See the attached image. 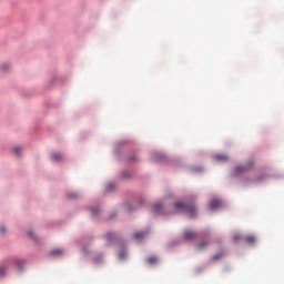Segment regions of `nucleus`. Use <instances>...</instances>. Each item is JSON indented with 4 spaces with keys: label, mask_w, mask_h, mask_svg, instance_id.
Instances as JSON below:
<instances>
[{
    "label": "nucleus",
    "mask_w": 284,
    "mask_h": 284,
    "mask_svg": "<svg viewBox=\"0 0 284 284\" xmlns=\"http://www.w3.org/2000/svg\"><path fill=\"white\" fill-rule=\"evenodd\" d=\"M175 210H182L183 212H186L191 216V219H194L196 216V206L194 204H183L181 202L175 203L174 205Z\"/></svg>",
    "instance_id": "f257e3e1"
},
{
    "label": "nucleus",
    "mask_w": 284,
    "mask_h": 284,
    "mask_svg": "<svg viewBox=\"0 0 284 284\" xmlns=\"http://www.w3.org/2000/svg\"><path fill=\"white\" fill-rule=\"evenodd\" d=\"M222 203H221V200L219 199H213L211 202H210V210L212 212H214V210H219V207H221Z\"/></svg>",
    "instance_id": "f03ea898"
},
{
    "label": "nucleus",
    "mask_w": 284,
    "mask_h": 284,
    "mask_svg": "<svg viewBox=\"0 0 284 284\" xmlns=\"http://www.w3.org/2000/svg\"><path fill=\"white\" fill-rule=\"evenodd\" d=\"M185 241H194L196 239V233L194 231L186 230L184 231Z\"/></svg>",
    "instance_id": "7ed1b4c3"
},
{
    "label": "nucleus",
    "mask_w": 284,
    "mask_h": 284,
    "mask_svg": "<svg viewBox=\"0 0 284 284\" xmlns=\"http://www.w3.org/2000/svg\"><path fill=\"white\" fill-rule=\"evenodd\" d=\"M252 163L246 164L244 166H236L235 168V174H241V172H247V170H250L252 168Z\"/></svg>",
    "instance_id": "20e7f679"
},
{
    "label": "nucleus",
    "mask_w": 284,
    "mask_h": 284,
    "mask_svg": "<svg viewBox=\"0 0 284 284\" xmlns=\"http://www.w3.org/2000/svg\"><path fill=\"white\" fill-rule=\"evenodd\" d=\"M215 161H217L219 163H227V161H230V158L227 155H223V154H216L214 156Z\"/></svg>",
    "instance_id": "39448f33"
},
{
    "label": "nucleus",
    "mask_w": 284,
    "mask_h": 284,
    "mask_svg": "<svg viewBox=\"0 0 284 284\" xmlns=\"http://www.w3.org/2000/svg\"><path fill=\"white\" fill-rule=\"evenodd\" d=\"M51 161L59 163V162L63 161V155L61 153H53V154H51Z\"/></svg>",
    "instance_id": "423d86ee"
},
{
    "label": "nucleus",
    "mask_w": 284,
    "mask_h": 284,
    "mask_svg": "<svg viewBox=\"0 0 284 284\" xmlns=\"http://www.w3.org/2000/svg\"><path fill=\"white\" fill-rule=\"evenodd\" d=\"M133 239H135V241H142V239H145V232L134 233Z\"/></svg>",
    "instance_id": "0eeeda50"
},
{
    "label": "nucleus",
    "mask_w": 284,
    "mask_h": 284,
    "mask_svg": "<svg viewBox=\"0 0 284 284\" xmlns=\"http://www.w3.org/2000/svg\"><path fill=\"white\" fill-rule=\"evenodd\" d=\"M61 254H63V250L61 248H55L51 251V256H61Z\"/></svg>",
    "instance_id": "6e6552de"
},
{
    "label": "nucleus",
    "mask_w": 284,
    "mask_h": 284,
    "mask_svg": "<svg viewBox=\"0 0 284 284\" xmlns=\"http://www.w3.org/2000/svg\"><path fill=\"white\" fill-rule=\"evenodd\" d=\"M146 261L149 265H154V263H159V258L156 256H150Z\"/></svg>",
    "instance_id": "1a4fd4ad"
},
{
    "label": "nucleus",
    "mask_w": 284,
    "mask_h": 284,
    "mask_svg": "<svg viewBox=\"0 0 284 284\" xmlns=\"http://www.w3.org/2000/svg\"><path fill=\"white\" fill-rule=\"evenodd\" d=\"M245 241L246 243H250L252 245L253 243H256V237L253 235H248L245 237Z\"/></svg>",
    "instance_id": "9d476101"
},
{
    "label": "nucleus",
    "mask_w": 284,
    "mask_h": 284,
    "mask_svg": "<svg viewBox=\"0 0 284 284\" xmlns=\"http://www.w3.org/2000/svg\"><path fill=\"white\" fill-rule=\"evenodd\" d=\"M161 210H163V205H161V204H155L153 207L154 214H159V212H161Z\"/></svg>",
    "instance_id": "9b49d317"
},
{
    "label": "nucleus",
    "mask_w": 284,
    "mask_h": 284,
    "mask_svg": "<svg viewBox=\"0 0 284 284\" xmlns=\"http://www.w3.org/2000/svg\"><path fill=\"white\" fill-rule=\"evenodd\" d=\"M16 263L19 270H23V266L26 265V261L18 260Z\"/></svg>",
    "instance_id": "f8f14e48"
},
{
    "label": "nucleus",
    "mask_w": 284,
    "mask_h": 284,
    "mask_svg": "<svg viewBox=\"0 0 284 284\" xmlns=\"http://www.w3.org/2000/svg\"><path fill=\"white\" fill-rule=\"evenodd\" d=\"M207 245H210L209 242H202V243L197 246V248H199V250H205V248L207 247Z\"/></svg>",
    "instance_id": "ddd939ff"
},
{
    "label": "nucleus",
    "mask_w": 284,
    "mask_h": 284,
    "mask_svg": "<svg viewBox=\"0 0 284 284\" xmlns=\"http://www.w3.org/2000/svg\"><path fill=\"white\" fill-rule=\"evenodd\" d=\"M13 153L16 154V156H19L21 154V146L13 148Z\"/></svg>",
    "instance_id": "4468645a"
},
{
    "label": "nucleus",
    "mask_w": 284,
    "mask_h": 284,
    "mask_svg": "<svg viewBox=\"0 0 284 284\" xmlns=\"http://www.w3.org/2000/svg\"><path fill=\"white\" fill-rule=\"evenodd\" d=\"M91 212H92V216H98L99 213L101 212V210H99V209H92Z\"/></svg>",
    "instance_id": "2eb2a0df"
},
{
    "label": "nucleus",
    "mask_w": 284,
    "mask_h": 284,
    "mask_svg": "<svg viewBox=\"0 0 284 284\" xmlns=\"http://www.w3.org/2000/svg\"><path fill=\"white\" fill-rule=\"evenodd\" d=\"M222 256H223V253L215 254V255L212 257V261H219V258H221Z\"/></svg>",
    "instance_id": "dca6fc26"
},
{
    "label": "nucleus",
    "mask_w": 284,
    "mask_h": 284,
    "mask_svg": "<svg viewBox=\"0 0 284 284\" xmlns=\"http://www.w3.org/2000/svg\"><path fill=\"white\" fill-rule=\"evenodd\" d=\"M112 239H114V233H108L106 234V240L112 241Z\"/></svg>",
    "instance_id": "f3484780"
},
{
    "label": "nucleus",
    "mask_w": 284,
    "mask_h": 284,
    "mask_svg": "<svg viewBox=\"0 0 284 284\" xmlns=\"http://www.w3.org/2000/svg\"><path fill=\"white\" fill-rule=\"evenodd\" d=\"M8 68H10L9 63H4L1 65V70H8Z\"/></svg>",
    "instance_id": "a211bd4d"
},
{
    "label": "nucleus",
    "mask_w": 284,
    "mask_h": 284,
    "mask_svg": "<svg viewBox=\"0 0 284 284\" xmlns=\"http://www.w3.org/2000/svg\"><path fill=\"white\" fill-rule=\"evenodd\" d=\"M106 190H108V191L114 190V184H108V185H106Z\"/></svg>",
    "instance_id": "6ab92c4d"
},
{
    "label": "nucleus",
    "mask_w": 284,
    "mask_h": 284,
    "mask_svg": "<svg viewBox=\"0 0 284 284\" xmlns=\"http://www.w3.org/2000/svg\"><path fill=\"white\" fill-rule=\"evenodd\" d=\"M68 199H77V193L68 194Z\"/></svg>",
    "instance_id": "aec40b11"
},
{
    "label": "nucleus",
    "mask_w": 284,
    "mask_h": 284,
    "mask_svg": "<svg viewBox=\"0 0 284 284\" xmlns=\"http://www.w3.org/2000/svg\"><path fill=\"white\" fill-rule=\"evenodd\" d=\"M233 240H234L235 243H236V242H239V241L241 240V236H240V235H234V236H233Z\"/></svg>",
    "instance_id": "412c9836"
},
{
    "label": "nucleus",
    "mask_w": 284,
    "mask_h": 284,
    "mask_svg": "<svg viewBox=\"0 0 284 284\" xmlns=\"http://www.w3.org/2000/svg\"><path fill=\"white\" fill-rule=\"evenodd\" d=\"M0 274L1 275L6 274V267H3V266L0 267Z\"/></svg>",
    "instance_id": "4be33fe9"
},
{
    "label": "nucleus",
    "mask_w": 284,
    "mask_h": 284,
    "mask_svg": "<svg viewBox=\"0 0 284 284\" xmlns=\"http://www.w3.org/2000/svg\"><path fill=\"white\" fill-rule=\"evenodd\" d=\"M0 232H1V234H6V227H4V226H1V227H0Z\"/></svg>",
    "instance_id": "5701e85b"
},
{
    "label": "nucleus",
    "mask_w": 284,
    "mask_h": 284,
    "mask_svg": "<svg viewBox=\"0 0 284 284\" xmlns=\"http://www.w3.org/2000/svg\"><path fill=\"white\" fill-rule=\"evenodd\" d=\"M28 234H29V236H32V231H29V233H28Z\"/></svg>",
    "instance_id": "b1692460"
},
{
    "label": "nucleus",
    "mask_w": 284,
    "mask_h": 284,
    "mask_svg": "<svg viewBox=\"0 0 284 284\" xmlns=\"http://www.w3.org/2000/svg\"><path fill=\"white\" fill-rule=\"evenodd\" d=\"M120 258H123V255H120Z\"/></svg>",
    "instance_id": "393cba45"
}]
</instances>
